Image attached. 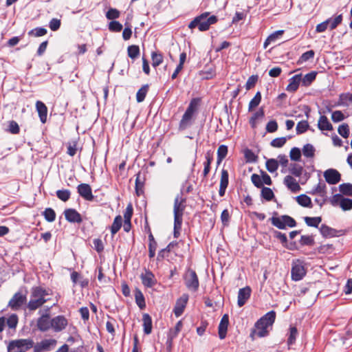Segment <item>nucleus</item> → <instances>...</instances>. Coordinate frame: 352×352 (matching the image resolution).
<instances>
[{"mask_svg": "<svg viewBox=\"0 0 352 352\" xmlns=\"http://www.w3.org/2000/svg\"><path fill=\"white\" fill-rule=\"evenodd\" d=\"M128 56L134 59L137 58L140 54V48L138 45H130L128 47L127 49Z\"/></svg>", "mask_w": 352, "mask_h": 352, "instance_id": "42", "label": "nucleus"}, {"mask_svg": "<svg viewBox=\"0 0 352 352\" xmlns=\"http://www.w3.org/2000/svg\"><path fill=\"white\" fill-rule=\"evenodd\" d=\"M122 224V218L120 215L115 217L113 224L111 227V232L112 235L116 234L120 229Z\"/></svg>", "mask_w": 352, "mask_h": 352, "instance_id": "30", "label": "nucleus"}, {"mask_svg": "<svg viewBox=\"0 0 352 352\" xmlns=\"http://www.w3.org/2000/svg\"><path fill=\"white\" fill-rule=\"evenodd\" d=\"M56 343L54 338L44 339L33 346L34 352L50 351L55 348Z\"/></svg>", "mask_w": 352, "mask_h": 352, "instance_id": "11", "label": "nucleus"}, {"mask_svg": "<svg viewBox=\"0 0 352 352\" xmlns=\"http://www.w3.org/2000/svg\"><path fill=\"white\" fill-rule=\"evenodd\" d=\"M7 131L14 135L19 133L20 129L17 122L14 120L9 121Z\"/></svg>", "mask_w": 352, "mask_h": 352, "instance_id": "49", "label": "nucleus"}, {"mask_svg": "<svg viewBox=\"0 0 352 352\" xmlns=\"http://www.w3.org/2000/svg\"><path fill=\"white\" fill-rule=\"evenodd\" d=\"M65 218L70 223H80L82 221L80 214L75 209L68 208L64 211Z\"/></svg>", "mask_w": 352, "mask_h": 352, "instance_id": "18", "label": "nucleus"}, {"mask_svg": "<svg viewBox=\"0 0 352 352\" xmlns=\"http://www.w3.org/2000/svg\"><path fill=\"white\" fill-rule=\"evenodd\" d=\"M36 109L38 113L41 122L45 124L47 121V108L46 105L41 101L38 100L36 102Z\"/></svg>", "mask_w": 352, "mask_h": 352, "instance_id": "23", "label": "nucleus"}, {"mask_svg": "<svg viewBox=\"0 0 352 352\" xmlns=\"http://www.w3.org/2000/svg\"><path fill=\"white\" fill-rule=\"evenodd\" d=\"M52 327L55 332L64 330L67 326L68 321L63 316H57L52 319Z\"/></svg>", "mask_w": 352, "mask_h": 352, "instance_id": "15", "label": "nucleus"}, {"mask_svg": "<svg viewBox=\"0 0 352 352\" xmlns=\"http://www.w3.org/2000/svg\"><path fill=\"white\" fill-rule=\"evenodd\" d=\"M287 139L284 137L274 139L270 144L273 147L280 148L286 143Z\"/></svg>", "mask_w": 352, "mask_h": 352, "instance_id": "58", "label": "nucleus"}, {"mask_svg": "<svg viewBox=\"0 0 352 352\" xmlns=\"http://www.w3.org/2000/svg\"><path fill=\"white\" fill-rule=\"evenodd\" d=\"M343 210H349L352 209V199L349 198H342L340 205Z\"/></svg>", "mask_w": 352, "mask_h": 352, "instance_id": "55", "label": "nucleus"}, {"mask_svg": "<svg viewBox=\"0 0 352 352\" xmlns=\"http://www.w3.org/2000/svg\"><path fill=\"white\" fill-rule=\"evenodd\" d=\"M318 126L321 131H332L333 126L325 116H321L318 122Z\"/></svg>", "mask_w": 352, "mask_h": 352, "instance_id": "27", "label": "nucleus"}, {"mask_svg": "<svg viewBox=\"0 0 352 352\" xmlns=\"http://www.w3.org/2000/svg\"><path fill=\"white\" fill-rule=\"evenodd\" d=\"M320 232L324 236L332 237L336 234V230L329 227L325 224H322L320 228Z\"/></svg>", "mask_w": 352, "mask_h": 352, "instance_id": "33", "label": "nucleus"}, {"mask_svg": "<svg viewBox=\"0 0 352 352\" xmlns=\"http://www.w3.org/2000/svg\"><path fill=\"white\" fill-rule=\"evenodd\" d=\"M338 133L344 138H347L349 135V127L347 124H342L339 126Z\"/></svg>", "mask_w": 352, "mask_h": 352, "instance_id": "52", "label": "nucleus"}, {"mask_svg": "<svg viewBox=\"0 0 352 352\" xmlns=\"http://www.w3.org/2000/svg\"><path fill=\"white\" fill-rule=\"evenodd\" d=\"M19 322L18 316L15 314H11L8 318L4 316L0 317V333H1L6 327L8 329L15 331Z\"/></svg>", "mask_w": 352, "mask_h": 352, "instance_id": "10", "label": "nucleus"}, {"mask_svg": "<svg viewBox=\"0 0 352 352\" xmlns=\"http://www.w3.org/2000/svg\"><path fill=\"white\" fill-rule=\"evenodd\" d=\"M305 274L306 270L303 263L300 260L294 261L291 270L292 279L294 281L300 280Z\"/></svg>", "mask_w": 352, "mask_h": 352, "instance_id": "8", "label": "nucleus"}, {"mask_svg": "<svg viewBox=\"0 0 352 352\" xmlns=\"http://www.w3.org/2000/svg\"><path fill=\"white\" fill-rule=\"evenodd\" d=\"M343 196L340 194H336L331 197L329 199V202L333 206H337L340 205Z\"/></svg>", "mask_w": 352, "mask_h": 352, "instance_id": "64", "label": "nucleus"}, {"mask_svg": "<svg viewBox=\"0 0 352 352\" xmlns=\"http://www.w3.org/2000/svg\"><path fill=\"white\" fill-rule=\"evenodd\" d=\"M303 171V168L298 164H294L289 169V172L296 177H300Z\"/></svg>", "mask_w": 352, "mask_h": 352, "instance_id": "59", "label": "nucleus"}, {"mask_svg": "<svg viewBox=\"0 0 352 352\" xmlns=\"http://www.w3.org/2000/svg\"><path fill=\"white\" fill-rule=\"evenodd\" d=\"M314 52L313 50L307 51L302 54L298 60L299 63L306 62L308 60L313 58L314 56Z\"/></svg>", "mask_w": 352, "mask_h": 352, "instance_id": "62", "label": "nucleus"}, {"mask_svg": "<svg viewBox=\"0 0 352 352\" xmlns=\"http://www.w3.org/2000/svg\"><path fill=\"white\" fill-rule=\"evenodd\" d=\"M43 216L46 221L49 222H52L56 219V213L52 208H46L43 212Z\"/></svg>", "mask_w": 352, "mask_h": 352, "instance_id": "48", "label": "nucleus"}, {"mask_svg": "<svg viewBox=\"0 0 352 352\" xmlns=\"http://www.w3.org/2000/svg\"><path fill=\"white\" fill-rule=\"evenodd\" d=\"M302 80V74H296L289 79V83L287 86V91L290 92L296 91Z\"/></svg>", "mask_w": 352, "mask_h": 352, "instance_id": "24", "label": "nucleus"}, {"mask_svg": "<svg viewBox=\"0 0 352 352\" xmlns=\"http://www.w3.org/2000/svg\"><path fill=\"white\" fill-rule=\"evenodd\" d=\"M78 194L85 200L91 201L94 199L91 186L87 184H79L77 187Z\"/></svg>", "mask_w": 352, "mask_h": 352, "instance_id": "16", "label": "nucleus"}, {"mask_svg": "<svg viewBox=\"0 0 352 352\" xmlns=\"http://www.w3.org/2000/svg\"><path fill=\"white\" fill-rule=\"evenodd\" d=\"M350 104H352V94L347 93L341 94L340 96V99L338 102L339 105L348 107L349 106Z\"/></svg>", "mask_w": 352, "mask_h": 352, "instance_id": "31", "label": "nucleus"}, {"mask_svg": "<svg viewBox=\"0 0 352 352\" xmlns=\"http://www.w3.org/2000/svg\"><path fill=\"white\" fill-rule=\"evenodd\" d=\"M283 183L292 192H299L301 189L298 182L291 175H287Z\"/></svg>", "mask_w": 352, "mask_h": 352, "instance_id": "21", "label": "nucleus"}, {"mask_svg": "<svg viewBox=\"0 0 352 352\" xmlns=\"http://www.w3.org/2000/svg\"><path fill=\"white\" fill-rule=\"evenodd\" d=\"M34 341L31 339H19L11 341L8 346V352H26L32 348Z\"/></svg>", "mask_w": 352, "mask_h": 352, "instance_id": "5", "label": "nucleus"}, {"mask_svg": "<svg viewBox=\"0 0 352 352\" xmlns=\"http://www.w3.org/2000/svg\"><path fill=\"white\" fill-rule=\"evenodd\" d=\"M143 329L144 333L146 335L150 334L152 332V319L148 314H144L142 315Z\"/></svg>", "mask_w": 352, "mask_h": 352, "instance_id": "25", "label": "nucleus"}, {"mask_svg": "<svg viewBox=\"0 0 352 352\" xmlns=\"http://www.w3.org/2000/svg\"><path fill=\"white\" fill-rule=\"evenodd\" d=\"M120 16V12L116 8H110L106 13V17L110 20H114Z\"/></svg>", "mask_w": 352, "mask_h": 352, "instance_id": "57", "label": "nucleus"}, {"mask_svg": "<svg viewBox=\"0 0 352 352\" xmlns=\"http://www.w3.org/2000/svg\"><path fill=\"white\" fill-rule=\"evenodd\" d=\"M135 302H136L137 305L141 309H143L144 308H145L146 304H145L144 297L140 290L137 289L135 292Z\"/></svg>", "mask_w": 352, "mask_h": 352, "instance_id": "34", "label": "nucleus"}, {"mask_svg": "<svg viewBox=\"0 0 352 352\" xmlns=\"http://www.w3.org/2000/svg\"><path fill=\"white\" fill-rule=\"evenodd\" d=\"M251 180L253 184L257 188H262L263 182H262L261 176L257 174H253L251 176Z\"/></svg>", "mask_w": 352, "mask_h": 352, "instance_id": "61", "label": "nucleus"}, {"mask_svg": "<svg viewBox=\"0 0 352 352\" xmlns=\"http://www.w3.org/2000/svg\"><path fill=\"white\" fill-rule=\"evenodd\" d=\"M57 197L63 201H67L69 199L71 192L69 190H58L56 191Z\"/></svg>", "mask_w": 352, "mask_h": 352, "instance_id": "44", "label": "nucleus"}, {"mask_svg": "<svg viewBox=\"0 0 352 352\" xmlns=\"http://www.w3.org/2000/svg\"><path fill=\"white\" fill-rule=\"evenodd\" d=\"M261 101V94L260 91H258L254 97L250 100L249 103L248 110L251 111L253 109L256 108L260 104Z\"/></svg>", "mask_w": 352, "mask_h": 352, "instance_id": "37", "label": "nucleus"}, {"mask_svg": "<svg viewBox=\"0 0 352 352\" xmlns=\"http://www.w3.org/2000/svg\"><path fill=\"white\" fill-rule=\"evenodd\" d=\"M152 65L154 67L159 66L163 62V56L160 53L155 52L151 54Z\"/></svg>", "mask_w": 352, "mask_h": 352, "instance_id": "39", "label": "nucleus"}, {"mask_svg": "<svg viewBox=\"0 0 352 352\" xmlns=\"http://www.w3.org/2000/svg\"><path fill=\"white\" fill-rule=\"evenodd\" d=\"M325 181L329 184H336L341 179L340 173L336 169L329 168L324 172Z\"/></svg>", "mask_w": 352, "mask_h": 352, "instance_id": "14", "label": "nucleus"}, {"mask_svg": "<svg viewBox=\"0 0 352 352\" xmlns=\"http://www.w3.org/2000/svg\"><path fill=\"white\" fill-rule=\"evenodd\" d=\"M278 167V162L276 160L270 159L266 162V168L270 173L275 172Z\"/></svg>", "mask_w": 352, "mask_h": 352, "instance_id": "43", "label": "nucleus"}, {"mask_svg": "<svg viewBox=\"0 0 352 352\" xmlns=\"http://www.w3.org/2000/svg\"><path fill=\"white\" fill-rule=\"evenodd\" d=\"M228 153V147L225 145H221L217 150V158L219 163L224 159Z\"/></svg>", "mask_w": 352, "mask_h": 352, "instance_id": "53", "label": "nucleus"}, {"mask_svg": "<svg viewBox=\"0 0 352 352\" xmlns=\"http://www.w3.org/2000/svg\"><path fill=\"white\" fill-rule=\"evenodd\" d=\"M228 185V172L223 169L221 170V180H220V186L226 188Z\"/></svg>", "mask_w": 352, "mask_h": 352, "instance_id": "56", "label": "nucleus"}, {"mask_svg": "<svg viewBox=\"0 0 352 352\" xmlns=\"http://www.w3.org/2000/svg\"><path fill=\"white\" fill-rule=\"evenodd\" d=\"M271 223L278 229H285L286 227L294 228L296 226V221L288 215H282L280 217H272Z\"/></svg>", "mask_w": 352, "mask_h": 352, "instance_id": "6", "label": "nucleus"}, {"mask_svg": "<svg viewBox=\"0 0 352 352\" xmlns=\"http://www.w3.org/2000/svg\"><path fill=\"white\" fill-rule=\"evenodd\" d=\"M290 158L294 161H299L301 157V152L298 148L294 147L290 151Z\"/></svg>", "mask_w": 352, "mask_h": 352, "instance_id": "60", "label": "nucleus"}, {"mask_svg": "<svg viewBox=\"0 0 352 352\" xmlns=\"http://www.w3.org/2000/svg\"><path fill=\"white\" fill-rule=\"evenodd\" d=\"M182 327L183 324L182 320L178 321L175 327L173 329H170L169 330L168 336L171 338H175L177 336L178 333L182 330Z\"/></svg>", "mask_w": 352, "mask_h": 352, "instance_id": "41", "label": "nucleus"}, {"mask_svg": "<svg viewBox=\"0 0 352 352\" xmlns=\"http://www.w3.org/2000/svg\"><path fill=\"white\" fill-rule=\"evenodd\" d=\"M49 295V291L45 288L40 286L33 287L30 291V300L27 304V308L30 311H35L41 307L50 300L47 298Z\"/></svg>", "mask_w": 352, "mask_h": 352, "instance_id": "1", "label": "nucleus"}, {"mask_svg": "<svg viewBox=\"0 0 352 352\" xmlns=\"http://www.w3.org/2000/svg\"><path fill=\"white\" fill-rule=\"evenodd\" d=\"M122 29V25L117 21H112L109 24V30L111 32H119Z\"/></svg>", "mask_w": 352, "mask_h": 352, "instance_id": "54", "label": "nucleus"}, {"mask_svg": "<svg viewBox=\"0 0 352 352\" xmlns=\"http://www.w3.org/2000/svg\"><path fill=\"white\" fill-rule=\"evenodd\" d=\"M184 199L181 197L177 196L174 201V220L178 224L180 221H182L183 212L185 209V206L183 204Z\"/></svg>", "mask_w": 352, "mask_h": 352, "instance_id": "13", "label": "nucleus"}, {"mask_svg": "<svg viewBox=\"0 0 352 352\" xmlns=\"http://www.w3.org/2000/svg\"><path fill=\"white\" fill-rule=\"evenodd\" d=\"M296 200L297 203L302 207L311 208L313 206L311 198L307 195L302 194L297 196Z\"/></svg>", "mask_w": 352, "mask_h": 352, "instance_id": "28", "label": "nucleus"}, {"mask_svg": "<svg viewBox=\"0 0 352 352\" xmlns=\"http://www.w3.org/2000/svg\"><path fill=\"white\" fill-rule=\"evenodd\" d=\"M261 196L265 200L271 201L274 198V195L272 189L267 187L263 186L261 190Z\"/></svg>", "mask_w": 352, "mask_h": 352, "instance_id": "46", "label": "nucleus"}, {"mask_svg": "<svg viewBox=\"0 0 352 352\" xmlns=\"http://www.w3.org/2000/svg\"><path fill=\"white\" fill-rule=\"evenodd\" d=\"M327 20L329 21V28L331 30L336 29L338 25H340L342 21V14H340L339 15L336 16L333 19L329 18Z\"/></svg>", "mask_w": 352, "mask_h": 352, "instance_id": "38", "label": "nucleus"}, {"mask_svg": "<svg viewBox=\"0 0 352 352\" xmlns=\"http://www.w3.org/2000/svg\"><path fill=\"white\" fill-rule=\"evenodd\" d=\"M184 280L186 287L192 292L198 290L199 283L195 271L188 268L184 274Z\"/></svg>", "mask_w": 352, "mask_h": 352, "instance_id": "7", "label": "nucleus"}, {"mask_svg": "<svg viewBox=\"0 0 352 352\" xmlns=\"http://www.w3.org/2000/svg\"><path fill=\"white\" fill-rule=\"evenodd\" d=\"M251 292V288L248 286L239 289L237 299V305L239 307H243L250 298Z\"/></svg>", "mask_w": 352, "mask_h": 352, "instance_id": "19", "label": "nucleus"}, {"mask_svg": "<svg viewBox=\"0 0 352 352\" xmlns=\"http://www.w3.org/2000/svg\"><path fill=\"white\" fill-rule=\"evenodd\" d=\"M344 118L345 117L341 111H335L331 114V119L334 122L342 121Z\"/></svg>", "mask_w": 352, "mask_h": 352, "instance_id": "63", "label": "nucleus"}, {"mask_svg": "<svg viewBox=\"0 0 352 352\" xmlns=\"http://www.w3.org/2000/svg\"><path fill=\"white\" fill-rule=\"evenodd\" d=\"M47 34V30L44 28H36L28 32L30 36L39 37Z\"/></svg>", "mask_w": 352, "mask_h": 352, "instance_id": "50", "label": "nucleus"}, {"mask_svg": "<svg viewBox=\"0 0 352 352\" xmlns=\"http://www.w3.org/2000/svg\"><path fill=\"white\" fill-rule=\"evenodd\" d=\"M276 319V312L270 311L261 317L255 324L256 330L252 331L250 334L254 340V335L259 338H263L268 335V327L272 326Z\"/></svg>", "mask_w": 352, "mask_h": 352, "instance_id": "2", "label": "nucleus"}, {"mask_svg": "<svg viewBox=\"0 0 352 352\" xmlns=\"http://www.w3.org/2000/svg\"><path fill=\"white\" fill-rule=\"evenodd\" d=\"M197 106L198 100L192 99L180 120L179 124V129L180 131L185 130L192 124L195 113L197 110Z\"/></svg>", "mask_w": 352, "mask_h": 352, "instance_id": "4", "label": "nucleus"}, {"mask_svg": "<svg viewBox=\"0 0 352 352\" xmlns=\"http://www.w3.org/2000/svg\"><path fill=\"white\" fill-rule=\"evenodd\" d=\"M50 308L45 313L39 311L41 316L37 319L36 327L38 329L42 332L48 331L52 327V319L50 320Z\"/></svg>", "mask_w": 352, "mask_h": 352, "instance_id": "9", "label": "nucleus"}, {"mask_svg": "<svg viewBox=\"0 0 352 352\" xmlns=\"http://www.w3.org/2000/svg\"><path fill=\"white\" fill-rule=\"evenodd\" d=\"M283 30H278L271 34L265 40L263 44V47L266 49L269 45L274 43L278 38H279L283 34Z\"/></svg>", "mask_w": 352, "mask_h": 352, "instance_id": "29", "label": "nucleus"}, {"mask_svg": "<svg viewBox=\"0 0 352 352\" xmlns=\"http://www.w3.org/2000/svg\"><path fill=\"white\" fill-rule=\"evenodd\" d=\"M188 300V295L186 294H184L180 298H179L175 303V306L174 308V314L177 317L180 316L186 306V304Z\"/></svg>", "mask_w": 352, "mask_h": 352, "instance_id": "17", "label": "nucleus"}, {"mask_svg": "<svg viewBox=\"0 0 352 352\" xmlns=\"http://www.w3.org/2000/svg\"><path fill=\"white\" fill-rule=\"evenodd\" d=\"M229 323V318L227 314H225L221 318L219 324V336L220 339H224L226 336L228 326Z\"/></svg>", "mask_w": 352, "mask_h": 352, "instance_id": "22", "label": "nucleus"}, {"mask_svg": "<svg viewBox=\"0 0 352 352\" xmlns=\"http://www.w3.org/2000/svg\"><path fill=\"white\" fill-rule=\"evenodd\" d=\"M148 91V85H143L136 94V100L138 102L144 101Z\"/></svg>", "mask_w": 352, "mask_h": 352, "instance_id": "35", "label": "nucleus"}, {"mask_svg": "<svg viewBox=\"0 0 352 352\" xmlns=\"http://www.w3.org/2000/svg\"><path fill=\"white\" fill-rule=\"evenodd\" d=\"M209 16V12H204L195 17L188 25V28L191 30L197 27L199 31L208 30L210 26L214 24L217 21L216 16Z\"/></svg>", "mask_w": 352, "mask_h": 352, "instance_id": "3", "label": "nucleus"}, {"mask_svg": "<svg viewBox=\"0 0 352 352\" xmlns=\"http://www.w3.org/2000/svg\"><path fill=\"white\" fill-rule=\"evenodd\" d=\"M316 75L317 73L315 72L307 74L303 78L302 77V84L304 86H309L316 79Z\"/></svg>", "mask_w": 352, "mask_h": 352, "instance_id": "36", "label": "nucleus"}, {"mask_svg": "<svg viewBox=\"0 0 352 352\" xmlns=\"http://www.w3.org/2000/svg\"><path fill=\"white\" fill-rule=\"evenodd\" d=\"M302 153L307 157H313L315 153V148L311 144H307L302 148Z\"/></svg>", "mask_w": 352, "mask_h": 352, "instance_id": "47", "label": "nucleus"}, {"mask_svg": "<svg viewBox=\"0 0 352 352\" xmlns=\"http://www.w3.org/2000/svg\"><path fill=\"white\" fill-rule=\"evenodd\" d=\"M298 336V331L295 327H292L289 329V334L287 339L288 345H292L294 344Z\"/></svg>", "mask_w": 352, "mask_h": 352, "instance_id": "45", "label": "nucleus"}, {"mask_svg": "<svg viewBox=\"0 0 352 352\" xmlns=\"http://www.w3.org/2000/svg\"><path fill=\"white\" fill-rule=\"evenodd\" d=\"M26 301L27 298L25 295L23 294L21 292H16L10 300L8 307H10L12 310H19L26 303Z\"/></svg>", "mask_w": 352, "mask_h": 352, "instance_id": "12", "label": "nucleus"}, {"mask_svg": "<svg viewBox=\"0 0 352 352\" xmlns=\"http://www.w3.org/2000/svg\"><path fill=\"white\" fill-rule=\"evenodd\" d=\"M339 190L344 195H352V184L349 183L342 184L339 186Z\"/></svg>", "mask_w": 352, "mask_h": 352, "instance_id": "40", "label": "nucleus"}, {"mask_svg": "<svg viewBox=\"0 0 352 352\" xmlns=\"http://www.w3.org/2000/svg\"><path fill=\"white\" fill-rule=\"evenodd\" d=\"M311 195H318L321 197H327V186L324 183L319 182L311 190L308 192Z\"/></svg>", "mask_w": 352, "mask_h": 352, "instance_id": "26", "label": "nucleus"}, {"mask_svg": "<svg viewBox=\"0 0 352 352\" xmlns=\"http://www.w3.org/2000/svg\"><path fill=\"white\" fill-rule=\"evenodd\" d=\"M304 220L308 226L318 228L319 224L322 221V218L320 217H305L304 218Z\"/></svg>", "mask_w": 352, "mask_h": 352, "instance_id": "32", "label": "nucleus"}, {"mask_svg": "<svg viewBox=\"0 0 352 352\" xmlns=\"http://www.w3.org/2000/svg\"><path fill=\"white\" fill-rule=\"evenodd\" d=\"M309 128V124L306 120H302L297 124L296 130L297 134L305 133Z\"/></svg>", "mask_w": 352, "mask_h": 352, "instance_id": "51", "label": "nucleus"}, {"mask_svg": "<svg viewBox=\"0 0 352 352\" xmlns=\"http://www.w3.org/2000/svg\"><path fill=\"white\" fill-rule=\"evenodd\" d=\"M140 278L142 284L146 287H152L157 283L154 274L149 270H146L145 273L142 274Z\"/></svg>", "mask_w": 352, "mask_h": 352, "instance_id": "20", "label": "nucleus"}]
</instances>
